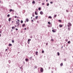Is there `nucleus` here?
I'll use <instances>...</instances> for the list:
<instances>
[{
  "instance_id": "f257e3e1",
  "label": "nucleus",
  "mask_w": 73,
  "mask_h": 73,
  "mask_svg": "<svg viewBox=\"0 0 73 73\" xmlns=\"http://www.w3.org/2000/svg\"><path fill=\"white\" fill-rule=\"evenodd\" d=\"M69 26L71 27V26H72V24L70 23H68L67 25V27H69Z\"/></svg>"
},
{
  "instance_id": "f03ea898",
  "label": "nucleus",
  "mask_w": 73,
  "mask_h": 73,
  "mask_svg": "<svg viewBox=\"0 0 73 73\" xmlns=\"http://www.w3.org/2000/svg\"><path fill=\"white\" fill-rule=\"evenodd\" d=\"M30 41H31V39H29L28 40L27 43L28 44H29Z\"/></svg>"
},
{
  "instance_id": "7ed1b4c3",
  "label": "nucleus",
  "mask_w": 73,
  "mask_h": 73,
  "mask_svg": "<svg viewBox=\"0 0 73 73\" xmlns=\"http://www.w3.org/2000/svg\"><path fill=\"white\" fill-rule=\"evenodd\" d=\"M43 70H44L43 69V68H41L40 72H41L42 73V72H43Z\"/></svg>"
},
{
  "instance_id": "20e7f679",
  "label": "nucleus",
  "mask_w": 73,
  "mask_h": 73,
  "mask_svg": "<svg viewBox=\"0 0 73 73\" xmlns=\"http://www.w3.org/2000/svg\"><path fill=\"white\" fill-rule=\"evenodd\" d=\"M20 20H18L16 22V24H19V23H20Z\"/></svg>"
},
{
  "instance_id": "39448f33",
  "label": "nucleus",
  "mask_w": 73,
  "mask_h": 73,
  "mask_svg": "<svg viewBox=\"0 0 73 73\" xmlns=\"http://www.w3.org/2000/svg\"><path fill=\"white\" fill-rule=\"evenodd\" d=\"M40 14L42 15H43V14H44V13H43L42 11H41L40 12Z\"/></svg>"
},
{
  "instance_id": "423d86ee",
  "label": "nucleus",
  "mask_w": 73,
  "mask_h": 73,
  "mask_svg": "<svg viewBox=\"0 0 73 73\" xmlns=\"http://www.w3.org/2000/svg\"><path fill=\"white\" fill-rule=\"evenodd\" d=\"M36 53V56H38V52L36 51L35 52Z\"/></svg>"
},
{
  "instance_id": "0eeeda50",
  "label": "nucleus",
  "mask_w": 73,
  "mask_h": 73,
  "mask_svg": "<svg viewBox=\"0 0 73 73\" xmlns=\"http://www.w3.org/2000/svg\"><path fill=\"white\" fill-rule=\"evenodd\" d=\"M17 24H18L17 26V27H19L20 26V23H17Z\"/></svg>"
},
{
  "instance_id": "6e6552de",
  "label": "nucleus",
  "mask_w": 73,
  "mask_h": 73,
  "mask_svg": "<svg viewBox=\"0 0 73 73\" xmlns=\"http://www.w3.org/2000/svg\"><path fill=\"white\" fill-rule=\"evenodd\" d=\"M26 21L27 22H28V21H29V19H26Z\"/></svg>"
},
{
  "instance_id": "1a4fd4ad",
  "label": "nucleus",
  "mask_w": 73,
  "mask_h": 73,
  "mask_svg": "<svg viewBox=\"0 0 73 73\" xmlns=\"http://www.w3.org/2000/svg\"><path fill=\"white\" fill-rule=\"evenodd\" d=\"M25 26V24H23V25H22V27H24V26Z\"/></svg>"
},
{
  "instance_id": "9d476101",
  "label": "nucleus",
  "mask_w": 73,
  "mask_h": 73,
  "mask_svg": "<svg viewBox=\"0 0 73 73\" xmlns=\"http://www.w3.org/2000/svg\"><path fill=\"white\" fill-rule=\"evenodd\" d=\"M32 57L31 56L29 58V59L30 60H32Z\"/></svg>"
},
{
  "instance_id": "9b49d317",
  "label": "nucleus",
  "mask_w": 73,
  "mask_h": 73,
  "mask_svg": "<svg viewBox=\"0 0 73 73\" xmlns=\"http://www.w3.org/2000/svg\"><path fill=\"white\" fill-rule=\"evenodd\" d=\"M48 18H49V19H52V17H51V16H49L48 17Z\"/></svg>"
},
{
  "instance_id": "f8f14e48",
  "label": "nucleus",
  "mask_w": 73,
  "mask_h": 73,
  "mask_svg": "<svg viewBox=\"0 0 73 73\" xmlns=\"http://www.w3.org/2000/svg\"><path fill=\"white\" fill-rule=\"evenodd\" d=\"M35 14L36 15H37V12H36V11H35Z\"/></svg>"
},
{
  "instance_id": "ddd939ff",
  "label": "nucleus",
  "mask_w": 73,
  "mask_h": 73,
  "mask_svg": "<svg viewBox=\"0 0 73 73\" xmlns=\"http://www.w3.org/2000/svg\"><path fill=\"white\" fill-rule=\"evenodd\" d=\"M11 18H9L8 19L9 21H11Z\"/></svg>"
},
{
  "instance_id": "4468645a",
  "label": "nucleus",
  "mask_w": 73,
  "mask_h": 73,
  "mask_svg": "<svg viewBox=\"0 0 73 73\" xmlns=\"http://www.w3.org/2000/svg\"><path fill=\"white\" fill-rule=\"evenodd\" d=\"M32 3L33 4H35V1H33L32 2Z\"/></svg>"
},
{
  "instance_id": "2eb2a0df",
  "label": "nucleus",
  "mask_w": 73,
  "mask_h": 73,
  "mask_svg": "<svg viewBox=\"0 0 73 73\" xmlns=\"http://www.w3.org/2000/svg\"><path fill=\"white\" fill-rule=\"evenodd\" d=\"M62 65H63V64L62 63L60 64V66H62Z\"/></svg>"
},
{
  "instance_id": "dca6fc26",
  "label": "nucleus",
  "mask_w": 73,
  "mask_h": 73,
  "mask_svg": "<svg viewBox=\"0 0 73 73\" xmlns=\"http://www.w3.org/2000/svg\"><path fill=\"white\" fill-rule=\"evenodd\" d=\"M38 18V16H36L35 17V19L37 20V18Z\"/></svg>"
},
{
  "instance_id": "f3484780",
  "label": "nucleus",
  "mask_w": 73,
  "mask_h": 73,
  "mask_svg": "<svg viewBox=\"0 0 73 73\" xmlns=\"http://www.w3.org/2000/svg\"><path fill=\"white\" fill-rule=\"evenodd\" d=\"M57 54L58 56H60V53H59V52H57Z\"/></svg>"
},
{
  "instance_id": "a211bd4d",
  "label": "nucleus",
  "mask_w": 73,
  "mask_h": 73,
  "mask_svg": "<svg viewBox=\"0 0 73 73\" xmlns=\"http://www.w3.org/2000/svg\"><path fill=\"white\" fill-rule=\"evenodd\" d=\"M68 31H70V28H69V27H68Z\"/></svg>"
},
{
  "instance_id": "6ab92c4d",
  "label": "nucleus",
  "mask_w": 73,
  "mask_h": 73,
  "mask_svg": "<svg viewBox=\"0 0 73 73\" xmlns=\"http://www.w3.org/2000/svg\"><path fill=\"white\" fill-rule=\"evenodd\" d=\"M25 60L26 61H28V59L27 58L25 59Z\"/></svg>"
},
{
  "instance_id": "aec40b11",
  "label": "nucleus",
  "mask_w": 73,
  "mask_h": 73,
  "mask_svg": "<svg viewBox=\"0 0 73 73\" xmlns=\"http://www.w3.org/2000/svg\"><path fill=\"white\" fill-rule=\"evenodd\" d=\"M41 9V7H39L38 8V10H39V11H40Z\"/></svg>"
},
{
  "instance_id": "412c9836",
  "label": "nucleus",
  "mask_w": 73,
  "mask_h": 73,
  "mask_svg": "<svg viewBox=\"0 0 73 73\" xmlns=\"http://www.w3.org/2000/svg\"><path fill=\"white\" fill-rule=\"evenodd\" d=\"M21 24H22V23H23V21L22 20H21Z\"/></svg>"
},
{
  "instance_id": "4be33fe9",
  "label": "nucleus",
  "mask_w": 73,
  "mask_h": 73,
  "mask_svg": "<svg viewBox=\"0 0 73 73\" xmlns=\"http://www.w3.org/2000/svg\"><path fill=\"white\" fill-rule=\"evenodd\" d=\"M59 27H60V28H61L62 27V25H59Z\"/></svg>"
},
{
  "instance_id": "5701e85b",
  "label": "nucleus",
  "mask_w": 73,
  "mask_h": 73,
  "mask_svg": "<svg viewBox=\"0 0 73 73\" xmlns=\"http://www.w3.org/2000/svg\"><path fill=\"white\" fill-rule=\"evenodd\" d=\"M12 45L10 43L9 45V46H12Z\"/></svg>"
},
{
  "instance_id": "b1692460",
  "label": "nucleus",
  "mask_w": 73,
  "mask_h": 73,
  "mask_svg": "<svg viewBox=\"0 0 73 73\" xmlns=\"http://www.w3.org/2000/svg\"><path fill=\"white\" fill-rule=\"evenodd\" d=\"M12 11H13V10L12 9H11L10 10V12H12Z\"/></svg>"
},
{
  "instance_id": "393cba45",
  "label": "nucleus",
  "mask_w": 73,
  "mask_h": 73,
  "mask_svg": "<svg viewBox=\"0 0 73 73\" xmlns=\"http://www.w3.org/2000/svg\"><path fill=\"white\" fill-rule=\"evenodd\" d=\"M42 53H44V51L43 50H42Z\"/></svg>"
},
{
  "instance_id": "a878e982",
  "label": "nucleus",
  "mask_w": 73,
  "mask_h": 73,
  "mask_svg": "<svg viewBox=\"0 0 73 73\" xmlns=\"http://www.w3.org/2000/svg\"><path fill=\"white\" fill-rule=\"evenodd\" d=\"M10 16V15L9 14H8L7 15V17H9Z\"/></svg>"
},
{
  "instance_id": "bb28decb",
  "label": "nucleus",
  "mask_w": 73,
  "mask_h": 73,
  "mask_svg": "<svg viewBox=\"0 0 73 73\" xmlns=\"http://www.w3.org/2000/svg\"><path fill=\"white\" fill-rule=\"evenodd\" d=\"M68 44H70V41H69L68 42Z\"/></svg>"
},
{
  "instance_id": "cd10ccee",
  "label": "nucleus",
  "mask_w": 73,
  "mask_h": 73,
  "mask_svg": "<svg viewBox=\"0 0 73 73\" xmlns=\"http://www.w3.org/2000/svg\"><path fill=\"white\" fill-rule=\"evenodd\" d=\"M30 38H32V37H33V36H30Z\"/></svg>"
},
{
  "instance_id": "c85d7f7f",
  "label": "nucleus",
  "mask_w": 73,
  "mask_h": 73,
  "mask_svg": "<svg viewBox=\"0 0 73 73\" xmlns=\"http://www.w3.org/2000/svg\"><path fill=\"white\" fill-rule=\"evenodd\" d=\"M8 62H9V64H10L11 63V60H9L8 61Z\"/></svg>"
},
{
  "instance_id": "c756f323",
  "label": "nucleus",
  "mask_w": 73,
  "mask_h": 73,
  "mask_svg": "<svg viewBox=\"0 0 73 73\" xmlns=\"http://www.w3.org/2000/svg\"><path fill=\"white\" fill-rule=\"evenodd\" d=\"M52 32H53L54 33V32H55V31H54V30H52Z\"/></svg>"
},
{
  "instance_id": "7c9ffc66",
  "label": "nucleus",
  "mask_w": 73,
  "mask_h": 73,
  "mask_svg": "<svg viewBox=\"0 0 73 73\" xmlns=\"http://www.w3.org/2000/svg\"><path fill=\"white\" fill-rule=\"evenodd\" d=\"M44 4H45V3H42V5H44Z\"/></svg>"
},
{
  "instance_id": "2f4dec72",
  "label": "nucleus",
  "mask_w": 73,
  "mask_h": 73,
  "mask_svg": "<svg viewBox=\"0 0 73 73\" xmlns=\"http://www.w3.org/2000/svg\"><path fill=\"white\" fill-rule=\"evenodd\" d=\"M12 42H13H13H14V40H12Z\"/></svg>"
},
{
  "instance_id": "473e14b6",
  "label": "nucleus",
  "mask_w": 73,
  "mask_h": 73,
  "mask_svg": "<svg viewBox=\"0 0 73 73\" xmlns=\"http://www.w3.org/2000/svg\"><path fill=\"white\" fill-rule=\"evenodd\" d=\"M66 12H69V11H68V10H66Z\"/></svg>"
},
{
  "instance_id": "72a5a7b5",
  "label": "nucleus",
  "mask_w": 73,
  "mask_h": 73,
  "mask_svg": "<svg viewBox=\"0 0 73 73\" xmlns=\"http://www.w3.org/2000/svg\"><path fill=\"white\" fill-rule=\"evenodd\" d=\"M57 16V15H54V17H56Z\"/></svg>"
},
{
  "instance_id": "f704fd0d",
  "label": "nucleus",
  "mask_w": 73,
  "mask_h": 73,
  "mask_svg": "<svg viewBox=\"0 0 73 73\" xmlns=\"http://www.w3.org/2000/svg\"><path fill=\"white\" fill-rule=\"evenodd\" d=\"M49 3H48L47 4V6H49Z\"/></svg>"
},
{
  "instance_id": "c9c22d12",
  "label": "nucleus",
  "mask_w": 73,
  "mask_h": 73,
  "mask_svg": "<svg viewBox=\"0 0 73 73\" xmlns=\"http://www.w3.org/2000/svg\"><path fill=\"white\" fill-rule=\"evenodd\" d=\"M48 24H50V22H48Z\"/></svg>"
},
{
  "instance_id": "e433bc0d",
  "label": "nucleus",
  "mask_w": 73,
  "mask_h": 73,
  "mask_svg": "<svg viewBox=\"0 0 73 73\" xmlns=\"http://www.w3.org/2000/svg\"><path fill=\"white\" fill-rule=\"evenodd\" d=\"M46 45L47 46L48 45V43H46Z\"/></svg>"
},
{
  "instance_id": "4c0bfd02",
  "label": "nucleus",
  "mask_w": 73,
  "mask_h": 73,
  "mask_svg": "<svg viewBox=\"0 0 73 73\" xmlns=\"http://www.w3.org/2000/svg\"><path fill=\"white\" fill-rule=\"evenodd\" d=\"M50 4H53V2L51 1L50 2Z\"/></svg>"
},
{
  "instance_id": "58836bf2",
  "label": "nucleus",
  "mask_w": 73,
  "mask_h": 73,
  "mask_svg": "<svg viewBox=\"0 0 73 73\" xmlns=\"http://www.w3.org/2000/svg\"><path fill=\"white\" fill-rule=\"evenodd\" d=\"M15 18H17V16H15Z\"/></svg>"
},
{
  "instance_id": "ea45409f",
  "label": "nucleus",
  "mask_w": 73,
  "mask_h": 73,
  "mask_svg": "<svg viewBox=\"0 0 73 73\" xmlns=\"http://www.w3.org/2000/svg\"><path fill=\"white\" fill-rule=\"evenodd\" d=\"M58 21H59V22H61V20H59Z\"/></svg>"
},
{
  "instance_id": "a19ab883",
  "label": "nucleus",
  "mask_w": 73,
  "mask_h": 73,
  "mask_svg": "<svg viewBox=\"0 0 73 73\" xmlns=\"http://www.w3.org/2000/svg\"><path fill=\"white\" fill-rule=\"evenodd\" d=\"M12 29H14V27H12Z\"/></svg>"
},
{
  "instance_id": "79ce46f5",
  "label": "nucleus",
  "mask_w": 73,
  "mask_h": 73,
  "mask_svg": "<svg viewBox=\"0 0 73 73\" xmlns=\"http://www.w3.org/2000/svg\"><path fill=\"white\" fill-rule=\"evenodd\" d=\"M34 67L35 69H36V68H37V67H36V66H35Z\"/></svg>"
},
{
  "instance_id": "37998d69",
  "label": "nucleus",
  "mask_w": 73,
  "mask_h": 73,
  "mask_svg": "<svg viewBox=\"0 0 73 73\" xmlns=\"http://www.w3.org/2000/svg\"><path fill=\"white\" fill-rule=\"evenodd\" d=\"M15 30H16V31H17V30H18V29L16 28L15 29Z\"/></svg>"
},
{
  "instance_id": "c03bdc74",
  "label": "nucleus",
  "mask_w": 73,
  "mask_h": 73,
  "mask_svg": "<svg viewBox=\"0 0 73 73\" xmlns=\"http://www.w3.org/2000/svg\"><path fill=\"white\" fill-rule=\"evenodd\" d=\"M64 60L65 61H66V59H64Z\"/></svg>"
},
{
  "instance_id": "a18cd8bd",
  "label": "nucleus",
  "mask_w": 73,
  "mask_h": 73,
  "mask_svg": "<svg viewBox=\"0 0 73 73\" xmlns=\"http://www.w3.org/2000/svg\"><path fill=\"white\" fill-rule=\"evenodd\" d=\"M61 48L62 49L63 48V46H62Z\"/></svg>"
},
{
  "instance_id": "49530a36",
  "label": "nucleus",
  "mask_w": 73,
  "mask_h": 73,
  "mask_svg": "<svg viewBox=\"0 0 73 73\" xmlns=\"http://www.w3.org/2000/svg\"><path fill=\"white\" fill-rule=\"evenodd\" d=\"M24 29H25V30H27V29L26 28H25Z\"/></svg>"
},
{
  "instance_id": "de8ad7c7",
  "label": "nucleus",
  "mask_w": 73,
  "mask_h": 73,
  "mask_svg": "<svg viewBox=\"0 0 73 73\" xmlns=\"http://www.w3.org/2000/svg\"><path fill=\"white\" fill-rule=\"evenodd\" d=\"M35 16V15H33V17H34Z\"/></svg>"
},
{
  "instance_id": "09e8293b",
  "label": "nucleus",
  "mask_w": 73,
  "mask_h": 73,
  "mask_svg": "<svg viewBox=\"0 0 73 73\" xmlns=\"http://www.w3.org/2000/svg\"><path fill=\"white\" fill-rule=\"evenodd\" d=\"M51 41H53V39H52L51 40Z\"/></svg>"
},
{
  "instance_id": "8fccbe9b",
  "label": "nucleus",
  "mask_w": 73,
  "mask_h": 73,
  "mask_svg": "<svg viewBox=\"0 0 73 73\" xmlns=\"http://www.w3.org/2000/svg\"><path fill=\"white\" fill-rule=\"evenodd\" d=\"M1 25H0V28H1Z\"/></svg>"
},
{
  "instance_id": "3c124183",
  "label": "nucleus",
  "mask_w": 73,
  "mask_h": 73,
  "mask_svg": "<svg viewBox=\"0 0 73 73\" xmlns=\"http://www.w3.org/2000/svg\"><path fill=\"white\" fill-rule=\"evenodd\" d=\"M31 21H32L33 22V20H31Z\"/></svg>"
},
{
  "instance_id": "603ef678",
  "label": "nucleus",
  "mask_w": 73,
  "mask_h": 73,
  "mask_svg": "<svg viewBox=\"0 0 73 73\" xmlns=\"http://www.w3.org/2000/svg\"><path fill=\"white\" fill-rule=\"evenodd\" d=\"M0 33H1V31H0Z\"/></svg>"
},
{
  "instance_id": "864d4df0",
  "label": "nucleus",
  "mask_w": 73,
  "mask_h": 73,
  "mask_svg": "<svg viewBox=\"0 0 73 73\" xmlns=\"http://www.w3.org/2000/svg\"><path fill=\"white\" fill-rule=\"evenodd\" d=\"M17 53H18V54H19V53H20V52H18Z\"/></svg>"
},
{
  "instance_id": "5fc2aeb1",
  "label": "nucleus",
  "mask_w": 73,
  "mask_h": 73,
  "mask_svg": "<svg viewBox=\"0 0 73 73\" xmlns=\"http://www.w3.org/2000/svg\"><path fill=\"white\" fill-rule=\"evenodd\" d=\"M5 50L7 51V50H8V49H6Z\"/></svg>"
},
{
  "instance_id": "6e6d98bb",
  "label": "nucleus",
  "mask_w": 73,
  "mask_h": 73,
  "mask_svg": "<svg viewBox=\"0 0 73 73\" xmlns=\"http://www.w3.org/2000/svg\"><path fill=\"white\" fill-rule=\"evenodd\" d=\"M50 67H49L48 68L49 69H50Z\"/></svg>"
},
{
  "instance_id": "4d7b16f0",
  "label": "nucleus",
  "mask_w": 73,
  "mask_h": 73,
  "mask_svg": "<svg viewBox=\"0 0 73 73\" xmlns=\"http://www.w3.org/2000/svg\"><path fill=\"white\" fill-rule=\"evenodd\" d=\"M17 27V26H16V25H15V27Z\"/></svg>"
},
{
  "instance_id": "13d9d810",
  "label": "nucleus",
  "mask_w": 73,
  "mask_h": 73,
  "mask_svg": "<svg viewBox=\"0 0 73 73\" xmlns=\"http://www.w3.org/2000/svg\"><path fill=\"white\" fill-rule=\"evenodd\" d=\"M13 23V21H12V23Z\"/></svg>"
},
{
  "instance_id": "bf43d9fd",
  "label": "nucleus",
  "mask_w": 73,
  "mask_h": 73,
  "mask_svg": "<svg viewBox=\"0 0 73 73\" xmlns=\"http://www.w3.org/2000/svg\"><path fill=\"white\" fill-rule=\"evenodd\" d=\"M46 1L47 2H48V0H46Z\"/></svg>"
},
{
  "instance_id": "052dcab7",
  "label": "nucleus",
  "mask_w": 73,
  "mask_h": 73,
  "mask_svg": "<svg viewBox=\"0 0 73 73\" xmlns=\"http://www.w3.org/2000/svg\"><path fill=\"white\" fill-rule=\"evenodd\" d=\"M1 1H0V3H1Z\"/></svg>"
},
{
  "instance_id": "680f3d73",
  "label": "nucleus",
  "mask_w": 73,
  "mask_h": 73,
  "mask_svg": "<svg viewBox=\"0 0 73 73\" xmlns=\"http://www.w3.org/2000/svg\"><path fill=\"white\" fill-rule=\"evenodd\" d=\"M0 37H1V34H0Z\"/></svg>"
},
{
  "instance_id": "e2e57ef3",
  "label": "nucleus",
  "mask_w": 73,
  "mask_h": 73,
  "mask_svg": "<svg viewBox=\"0 0 73 73\" xmlns=\"http://www.w3.org/2000/svg\"><path fill=\"white\" fill-rule=\"evenodd\" d=\"M65 45H64V47H65Z\"/></svg>"
},
{
  "instance_id": "0e129e2a",
  "label": "nucleus",
  "mask_w": 73,
  "mask_h": 73,
  "mask_svg": "<svg viewBox=\"0 0 73 73\" xmlns=\"http://www.w3.org/2000/svg\"><path fill=\"white\" fill-rule=\"evenodd\" d=\"M31 19H32V17H31Z\"/></svg>"
},
{
  "instance_id": "69168bd1",
  "label": "nucleus",
  "mask_w": 73,
  "mask_h": 73,
  "mask_svg": "<svg viewBox=\"0 0 73 73\" xmlns=\"http://www.w3.org/2000/svg\"><path fill=\"white\" fill-rule=\"evenodd\" d=\"M17 17L18 18H19V17Z\"/></svg>"
},
{
  "instance_id": "338daca9",
  "label": "nucleus",
  "mask_w": 73,
  "mask_h": 73,
  "mask_svg": "<svg viewBox=\"0 0 73 73\" xmlns=\"http://www.w3.org/2000/svg\"><path fill=\"white\" fill-rule=\"evenodd\" d=\"M52 73H53V72H52Z\"/></svg>"
},
{
  "instance_id": "774afa93",
  "label": "nucleus",
  "mask_w": 73,
  "mask_h": 73,
  "mask_svg": "<svg viewBox=\"0 0 73 73\" xmlns=\"http://www.w3.org/2000/svg\"><path fill=\"white\" fill-rule=\"evenodd\" d=\"M50 25H52V23H50Z\"/></svg>"
}]
</instances>
